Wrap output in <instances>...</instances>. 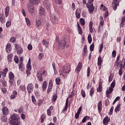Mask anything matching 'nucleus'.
<instances>
[{
    "label": "nucleus",
    "instance_id": "nucleus-1",
    "mask_svg": "<svg viewBox=\"0 0 125 125\" xmlns=\"http://www.w3.org/2000/svg\"><path fill=\"white\" fill-rule=\"evenodd\" d=\"M11 120L9 121L10 125H20V117L16 114H12L11 117Z\"/></svg>",
    "mask_w": 125,
    "mask_h": 125
},
{
    "label": "nucleus",
    "instance_id": "nucleus-2",
    "mask_svg": "<svg viewBox=\"0 0 125 125\" xmlns=\"http://www.w3.org/2000/svg\"><path fill=\"white\" fill-rule=\"evenodd\" d=\"M71 71V66L68 64H65L62 66V73L64 74H69Z\"/></svg>",
    "mask_w": 125,
    "mask_h": 125
},
{
    "label": "nucleus",
    "instance_id": "nucleus-3",
    "mask_svg": "<svg viewBox=\"0 0 125 125\" xmlns=\"http://www.w3.org/2000/svg\"><path fill=\"white\" fill-rule=\"evenodd\" d=\"M9 83L11 85H14L13 82L14 81V74L12 72L9 73Z\"/></svg>",
    "mask_w": 125,
    "mask_h": 125
},
{
    "label": "nucleus",
    "instance_id": "nucleus-4",
    "mask_svg": "<svg viewBox=\"0 0 125 125\" xmlns=\"http://www.w3.org/2000/svg\"><path fill=\"white\" fill-rule=\"evenodd\" d=\"M27 9L30 14H34V12H35V8L34 7V5L31 3L27 4Z\"/></svg>",
    "mask_w": 125,
    "mask_h": 125
},
{
    "label": "nucleus",
    "instance_id": "nucleus-5",
    "mask_svg": "<svg viewBox=\"0 0 125 125\" xmlns=\"http://www.w3.org/2000/svg\"><path fill=\"white\" fill-rule=\"evenodd\" d=\"M43 5L44 7H45L46 8H47V9H48L50 8L51 6V4H50L49 0H44L43 1Z\"/></svg>",
    "mask_w": 125,
    "mask_h": 125
},
{
    "label": "nucleus",
    "instance_id": "nucleus-6",
    "mask_svg": "<svg viewBox=\"0 0 125 125\" xmlns=\"http://www.w3.org/2000/svg\"><path fill=\"white\" fill-rule=\"evenodd\" d=\"M119 1L118 0H113L112 2V5L113 6V10H117V8H118V6H119Z\"/></svg>",
    "mask_w": 125,
    "mask_h": 125
},
{
    "label": "nucleus",
    "instance_id": "nucleus-7",
    "mask_svg": "<svg viewBox=\"0 0 125 125\" xmlns=\"http://www.w3.org/2000/svg\"><path fill=\"white\" fill-rule=\"evenodd\" d=\"M36 76L39 82H42V81H43V79H42V72L40 71H37Z\"/></svg>",
    "mask_w": 125,
    "mask_h": 125
},
{
    "label": "nucleus",
    "instance_id": "nucleus-8",
    "mask_svg": "<svg viewBox=\"0 0 125 125\" xmlns=\"http://www.w3.org/2000/svg\"><path fill=\"white\" fill-rule=\"evenodd\" d=\"M100 23L99 25V29H98V33H101V31L100 30V27L101 26H104V20L103 19V17L101 16L100 17Z\"/></svg>",
    "mask_w": 125,
    "mask_h": 125
},
{
    "label": "nucleus",
    "instance_id": "nucleus-9",
    "mask_svg": "<svg viewBox=\"0 0 125 125\" xmlns=\"http://www.w3.org/2000/svg\"><path fill=\"white\" fill-rule=\"evenodd\" d=\"M66 45V41L65 40L60 41L59 43V47L60 48H64Z\"/></svg>",
    "mask_w": 125,
    "mask_h": 125
},
{
    "label": "nucleus",
    "instance_id": "nucleus-10",
    "mask_svg": "<svg viewBox=\"0 0 125 125\" xmlns=\"http://www.w3.org/2000/svg\"><path fill=\"white\" fill-rule=\"evenodd\" d=\"M115 85H116V81L115 80H113V81L111 83L110 86H109L108 88V90H109L110 92H113V90H114V87H115Z\"/></svg>",
    "mask_w": 125,
    "mask_h": 125
},
{
    "label": "nucleus",
    "instance_id": "nucleus-11",
    "mask_svg": "<svg viewBox=\"0 0 125 125\" xmlns=\"http://www.w3.org/2000/svg\"><path fill=\"white\" fill-rule=\"evenodd\" d=\"M87 7L88 8L89 13L91 14L93 13L94 11V6L93 4H90V5H87Z\"/></svg>",
    "mask_w": 125,
    "mask_h": 125
},
{
    "label": "nucleus",
    "instance_id": "nucleus-12",
    "mask_svg": "<svg viewBox=\"0 0 125 125\" xmlns=\"http://www.w3.org/2000/svg\"><path fill=\"white\" fill-rule=\"evenodd\" d=\"M27 89L28 92V93L30 94L33 91V90L34 89V86H33V84L30 83L27 86Z\"/></svg>",
    "mask_w": 125,
    "mask_h": 125
},
{
    "label": "nucleus",
    "instance_id": "nucleus-13",
    "mask_svg": "<svg viewBox=\"0 0 125 125\" xmlns=\"http://www.w3.org/2000/svg\"><path fill=\"white\" fill-rule=\"evenodd\" d=\"M82 68H83V63H82L81 62H79L77 68H76V71L80 73L81 70H82Z\"/></svg>",
    "mask_w": 125,
    "mask_h": 125
},
{
    "label": "nucleus",
    "instance_id": "nucleus-14",
    "mask_svg": "<svg viewBox=\"0 0 125 125\" xmlns=\"http://www.w3.org/2000/svg\"><path fill=\"white\" fill-rule=\"evenodd\" d=\"M81 112H82V106H80L77 111V112L75 114V119H79L80 118V114H81Z\"/></svg>",
    "mask_w": 125,
    "mask_h": 125
},
{
    "label": "nucleus",
    "instance_id": "nucleus-15",
    "mask_svg": "<svg viewBox=\"0 0 125 125\" xmlns=\"http://www.w3.org/2000/svg\"><path fill=\"white\" fill-rule=\"evenodd\" d=\"M40 15H45V10L42 7H41L39 10Z\"/></svg>",
    "mask_w": 125,
    "mask_h": 125
},
{
    "label": "nucleus",
    "instance_id": "nucleus-16",
    "mask_svg": "<svg viewBox=\"0 0 125 125\" xmlns=\"http://www.w3.org/2000/svg\"><path fill=\"white\" fill-rule=\"evenodd\" d=\"M41 1V0H29V3L30 4H39Z\"/></svg>",
    "mask_w": 125,
    "mask_h": 125
},
{
    "label": "nucleus",
    "instance_id": "nucleus-17",
    "mask_svg": "<svg viewBox=\"0 0 125 125\" xmlns=\"http://www.w3.org/2000/svg\"><path fill=\"white\" fill-rule=\"evenodd\" d=\"M82 11H81V9H77L76 11V16L78 19H80L81 18V12Z\"/></svg>",
    "mask_w": 125,
    "mask_h": 125
},
{
    "label": "nucleus",
    "instance_id": "nucleus-18",
    "mask_svg": "<svg viewBox=\"0 0 125 125\" xmlns=\"http://www.w3.org/2000/svg\"><path fill=\"white\" fill-rule=\"evenodd\" d=\"M102 101H100L98 104V110L100 113L102 111Z\"/></svg>",
    "mask_w": 125,
    "mask_h": 125
},
{
    "label": "nucleus",
    "instance_id": "nucleus-19",
    "mask_svg": "<svg viewBox=\"0 0 125 125\" xmlns=\"http://www.w3.org/2000/svg\"><path fill=\"white\" fill-rule=\"evenodd\" d=\"M110 119L108 116H106L103 120L104 125H107L109 124V122H110Z\"/></svg>",
    "mask_w": 125,
    "mask_h": 125
},
{
    "label": "nucleus",
    "instance_id": "nucleus-20",
    "mask_svg": "<svg viewBox=\"0 0 125 125\" xmlns=\"http://www.w3.org/2000/svg\"><path fill=\"white\" fill-rule=\"evenodd\" d=\"M102 81H100L99 84V87L97 88V92H102Z\"/></svg>",
    "mask_w": 125,
    "mask_h": 125
},
{
    "label": "nucleus",
    "instance_id": "nucleus-21",
    "mask_svg": "<svg viewBox=\"0 0 125 125\" xmlns=\"http://www.w3.org/2000/svg\"><path fill=\"white\" fill-rule=\"evenodd\" d=\"M12 50L11 45L10 44H7L6 46V51L8 53H9Z\"/></svg>",
    "mask_w": 125,
    "mask_h": 125
},
{
    "label": "nucleus",
    "instance_id": "nucleus-22",
    "mask_svg": "<svg viewBox=\"0 0 125 125\" xmlns=\"http://www.w3.org/2000/svg\"><path fill=\"white\" fill-rule=\"evenodd\" d=\"M7 72H8V68H5L1 72L2 77L5 78V77H6V74H7Z\"/></svg>",
    "mask_w": 125,
    "mask_h": 125
},
{
    "label": "nucleus",
    "instance_id": "nucleus-23",
    "mask_svg": "<svg viewBox=\"0 0 125 125\" xmlns=\"http://www.w3.org/2000/svg\"><path fill=\"white\" fill-rule=\"evenodd\" d=\"M36 27H37L38 29H40V28L42 27V21H40V20H36Z\"/></svg>",
    "mask_w": 125,
    "mask_h": 125
},
{
    "label": "nucleus",
    "instance_id": "nucleus-24",
    "mask_svg": "<svg viewBox=\"0 0 125 125\" xmlns=\"http://www.w3.org/2000/svg\"><path fill=\"white\" fill-rule=\"evenodd\" d=\"M89 32L90 33H93V22L92 21H90L89 24Z\"/></svg>",
    "mask_w": 125,
    "mask_h": 125
},
{
    "label": "nucleus",
    "instance_id": "nucleus-25",
    "mask_svg": "<svg viewBox=\"0 0 125 125\" xmlns=\"http://www.w3.org/2000/svg\"><path fill=\"white\" fill-rule=\"evenodd\" d=\"M2 111L4 115H8V108H7L6 107H3Z\"/></svg>",
    "mask_w": 125,
    "mask_h": 125
},
{
    "label": "nucleus",
    "instance_id": "nucleus-26",
    "mask_svg": "<svg viewBox=\"0 0 125 125\" xmlns=\"http://www.w3.org/2000/svg\"><path fill=\"white\" fill-rule=\"evenodd\" d=\"M9 6H7L5 9V17H7L8 15L9 14Z\"/></svg>",
    "mask_w": 125,
    "mask_h": 125
},
{
    "label": "nucleus",
    "instance_id": "nucleus-27",
    "mask_svg": "<svg viewBox=\"0 0 125 125\" xmlns=\"http://www.w3.org/2000/svg\"><path fill=\"white\" fill-rule=\"evenodd\" d=\"M0 21L1 23H5V19L2 14H0Z\"/></svg>",
    "mask_w": 125,
    "mask_h": 125
},
{
    "label": "nucleus",
    "instance_id": "nucleus-28",
    "mask_svg": "<svg viewBox=\"0 0 125 125\" xmlns=\"http://www.w3.org/2000/svg\"><path fill=\"white\" fill-rule=\"evenodd\" d=\"M19 70H20V71H21V72H23L24 71L25 68L23 66V62H21L19 63Z\"/></svg>",
    "mask_w": 125,
    "mask_h": 125
},
{
    "label": "nucleus",
    "instance_id": "nucleus-29",
    "mask_svg": "<svg viewBox=\"0 0 125 125\" xmlns=\"http://www.w3.org/2000/svg\"><path fill=\"white\" fill-rule=\"evenodd\" d=\"M47 87V84L46 83V81H44L42 83V90L44 91L45 89H46V87Z\"/></svg>",
    "mask_w": 125,
    "mask_h": 125
},
{
    "label": "nucleus",
    "instance_id": "nucleus-30",
    "mask_svg": "<svg viewBox=\"0 0 125 125\" xmlns=\"http://www.w3.org/2000/svg\"><path fill=\"white\" fill-rule=\"evenodd\" d=\"M78 29V33L80 35H82L83 34V29H82V27L80 25L79 22L77 23Z\"/></svg>",
    "mask_w": 125,
    "mask_h": 125
},
{
    "label": "nucleus",
    "instance_id": "nucleus-31",
    "mask_svg": "<svg viewBox=\"0 0 125 125\" xmlns=\"http://www.w3.org/2000/svg\"><path fill=\"white\" fill-rule=\"evenodd\" d=\"M12 57H13V54H10L8 55L7 60L9 63L11 62V61H12Z\"/></svg>",
    "mask_w": 125,
    "mask_h": 125
},
{
    "label": "nucleus",
    "instance_id": "nucleus-32",
    "mask_svg": "<svg viewBox=\"0 0 125 125\" xmlns=\"http://www.w3.org/2000/svg\"><path fill=\"white\" fill-rule=\"evenodd\" d=\"M101 64H102V58H101V57L99 56L98 59V66L100 67V66H101Z\"/></svg>",
    "mask_w": 125,
    "mask_h": 125
},
{
    "label": "nucleus",
    "instance_id": "nucleus-33",
    "mask_svg": "<svg viewBox=\"0 0 125 125\" xmlns=\"http://www.w3.org/2000/svg\"><path fill=\"white\" fill-rule=\"evenodd\" d=\"M17 52L19 55H20L23 53V49L21 47L19 48L18 50H17Z\"/></svg>",
    "mask_w": 125,
    "mask_h": 125
},
{
    "label": "nucleus",
    "instance_id": "nucleus-34",
    "mask_svg": "<svg viewBox=\"0 0 125 125\" xmlns=\"http://www.w3.org/2000/svg\"><path fill=\"white\" fill-rule=\"evenodd\" d=\"M120 109H121V104H118L117 106L116 107L115 109V113H118V112H119V111H120Z\"/></svg>",
    "mask_w": 125,
    "mask_h": 125
},
{
    "label": "nucleus",
    "instance_id": "nucleus-35",
    "mask_svg": "<svg viewBox=\"0 0 125 125\" xmlns=\"http://www.w3.org/2000/svg\"><path fill=\"white\" fill-rule=\"evenodd\" d=\"M80 24L82 25V26H84L85 24V21H84V19H83V18H81L80 19Z\"/></svg>",
    "mask_w": 125,
    "mask_h": 125
},
{
    "label": "nucleus",
    "instance_id": "nucleus-36",
    "mask_svg": "<svg viewBox=\"0 0 125 125\" xmlns=\"http://www.w3.org/2000/svg\"><path fill=\"white\" fill-rule=\"evenodd\" d=\"M42 43H43L44 45H45L46 47H48V44H49V42L45 40H43L42 41Z\"/></svg>",
    "mask_w": 125,
    "mask_h": 125
},
{
    "label": "nucleus",
    "instance_id": "nucleus-37",
    "mask_svg": "<svg viewBox=\"0 0 125 125\" xmlns=\"http://www.w3.org/2000/svg\"><path fill=\"white\" fill-rule=\"evenodd\" d=\"M121 23H120V26H122V27H124V25H125V16L123 17L122 19H121Z\"/></svg>",
    "mask_w": 125,
    "mask_h": 125
},
{
    "label": "nucleus",
    "instance_id": "nucleus-38",
    "mask_svg": "<svg viewBox=\"0 0 125 125\" xmlns=\"http://www.w3.org/2000/svg\"><path fill=\"white\" fill-rule=\"evenodd\" d=\"M89 119H90V118L89 116L84 117V118L82 120V123H85L86 122V121H87V120H89Z\"/></svg>",
    "mask_w": 125,
    "mask_h": 125
},
{
    "label": "nucleus",
    "instance_id": "nucleus-39",
    "mask_svg": "<svg viewBox=\"0 0 125 125\" xmlns=\"http://www.w3.org/2000/svg\"><path fill=\"white\" fill-rule=\"evenodd\" d=\"M88 42L89 43H91L92 42V38H91V34H89L88 36Z\"/></svg>",
    "mask_w": 125,
    "mask_h": 125
},
{
    "label": "nucleus",
    "instance_id": "nucleus-40",
    "mask_svg": "<svg viewBox=\"0 0 125 125\" xmlns=\"http://www.w3.org/2000/svg\"><path fill=\"white\" fill-rule=\"evenodd\" d=\"M25 21L26 25L29 26H31V22H30V20H29V19H28L27 18H25Z\"/></svg>",
    "mask_w": 125,
    "mask_h": 125
},
{
    "label": "nucleus",
    "instance_id": "nucleus-41",
    "mask_svg": "<svg viewBox=\"0 0 125 125\" xmlns=\"http://www.w3.org/2000/svg\"><path fill=\"white\" fill-rule=\"evenodd\" d=\"M111 93H112V92H110V90L106 91V95L107 98H109V97H110V94H111Z\"/></svg>",
    "mask_w": 125,
    "mask_h": 125
},
{
    "label": "nucleus",
    "instance_id": "nucleus-42",
    "mask_svg": "<svg viewBox=\"0 0 125 125\" xmlns=\"http://www.w3.org/2000/svg\"><path fill=\"white\" fill-rule=\"evenodd\" d=\"M99 52L101 53V52H102V49H103V43H102L99 45Z\"/></svg>",
    "mask_w": 125,
    "mask_h": 125
},
{
    "label": "nucleus",
    "instance_id": "nucleus-43",
    "mask_svg": "<svg viewBox=\"0 0 125 125\" xmlns=\"http://www.w3.org/2000/svg\"><path fill=\"white\" fill-rule=\"evenodd\" d=\"M81 95L83 97V98H84L85 97V91L83 90H81Z\"/></svg>",
    "mask_w": 125,
    "mask_h": 125
},
{
    "label": "nucleus",
    "instance_id": "nucleus-44",
    "mask_svg": "<svg viewBox=\"0 0 125 125\" xmlns=\"http://www.w3.org/2000/svg\"><path fill=\"white\" fill-rule=\"evenodd\" d=\"M90 76V67H88L87 69V76L88 77Z\"/></svg>",
    "mask_w": 125,
    "mask_h": 125
},
{
    "label": "nucleus",
    "instance_id": "nucleus-45",
    "mask_svg": "<svg viewBox=\"0 0 125 125\" xmlns=\"http://www.w3.org/2000/svg\"><path fill=\"white\" fill-rule=\"evenodd\" d=\"M119 61H120V55L117 56V60L115 62V63L117 65H119V64H120V62H119Z\"/></svg>",
    "mask_w": 125,
    "mask_h": 125
},
{
    "label": "nucleus",
    "instance_id": "nucleus-46",
    "mask_svg": "<svg viewBox=\"0 0 125 125\" xmlns=\"http://www.w3.org/2000/svg\"><path fill=\"white\" fill-rule=\"evenodd\" d=\"M93 93H94V89H93V88H92L90 91V95L91 97H92Z\"/></svg>",
    "mask_w": 125,
    "mask_h": 125
},
{
    "label": "nucleus",
    "instance_id": "nucleus-47",
    "mask_svg": "<svg viewBox=\"0 0 125 125\" xmlns=\"http://www.w3.org/2000/svg\"><path fill=\"white\" fill-rule=\"evenodd\" d=\"M56 83L58 85L60 84V78L58 77L56 79Z\"/></svg>",
    "mask_w": 125,
    "mask_h": 125
},
{
    "label": "nucleus",
    "instance_id": "nucleus-48",
    "mask_svg": "<svg viewBox=\"0 0 125 125\" xmlns=\"http://www.w3.org/2000/svg\"><path fill=\"white\" fill-rule=\"evenodd\" d=\"M94 49V43H93L90 46V51H93Z\"/></svg>",
    "mask_w": 125,
    "mask_h": 125
},
{
    "label": "nucleus",
    "instance_id": "nucleus-49",
    "mask_svg": "<svg viewBox=\"0 0 125 125\" xmlns=\"http://www.w3.org/2000/svg\"><path fill=\"white\" fill-rule=\"evenodd\" d=\"M20 89H21V90L24 91L26 89V87H25V85H21L20 86Z\"/></svg>",
    "mask_w": 125,
    "mask_h": 125
},
{
    "label": "nucleus",
    "instance_id": "nucleus-50",
    "mask_svg": "<svg viewBox=\"0 0 125 125\" xmlns=\"http://www.w3.org/2000/svg\"><path fill=\"white\" fill-rule=\"evenodd\" d=\"M57 99V95H54L52 97V101H53V102H55Z\"/></svg>",
    "mask_w": 125,
    "mask_h": 125
},
{
    "label": "nucleus",
    "instance_id": "nucleus-51",
    "mask_svg": "<svg viewBox=\"0 0 125 125\" xmlns=\"http://www.w3.org/2000/svg\"><path fill=\"white\" fill-rule=\"evenodd\" d=\"M10 26H11V21H8L6 23V27H7V28H9Z\"/></svg>",
    "mask_w": 125,
    "mask_h": 125
},
{
    "label": "nucleus",
    "instance_id": "nucleus-52",
    "mask_svg": "<svg viewBox=\"0 0 125 125\" xmlns=\"http://www.w3.org/2000/svg\"><path fill=\"white\" fill-rule=\"evenodd\" d=\"M14 61L17 63H18V62H19V59H18V57H17V56H15Z\"/></svg>",
    "mask_w": 125,
    "mask_h": 125
},
{
    "label": "nucleus",
    "instance_id": "nucleus-53",
    "mask_svg": "<svg viewBox=\"0 0 125 125\" xmlns=\"http://www.w3.org/2000/svg\"><path fill=\"white\" fill-rule=\"evenodd\" d=\"M10 41V42H13V43H14V42H16V38L14 37L11 38Z\"/></svg>",
    "mask_w": 125,
    "mask_h": 125
},
{
    "label": "nucleus",
    "instance_id": "nucleus-54",
    "mask_svg": "<svg viewBox=\"0 0 125 125\" xmlns=\"http://www.w3.org/2000/svg\"><path fill=\"white\" fill-rule=\"evenodd\" d=\"M113 111H114V107H111L110 111H109V115H110L111 116V115L113 114Z\"/></svg>",
    "mask_w": 125,
    "mask_h": 125
},
{
    "label": "nucleus",
    "instance_id": "nucleus-55",
    "mask_svg": "<svg viewBox=\"0 0 125 125\" xmlns=\"http://www.w3.org/2000/svg\"><path fill=\"white\" fill-rule=\"evenodd\" d=\"M112 55L113 58H115V57H116V56L117 55V52H116V50L113 51L112 53Z\"/></svg>",
    "mask_w": 125,
    "mask_h": 125
},
{
    "label": "nucleus",
    "instance_id": "nucleus-56",
    "mask_svg": "<svg viewBox=\"0 0 125 125\" xmlns=\"http://www.w3.org/2000/svg\"><path fill=\"white\" fill-rule=\"evenodd\" d=\"M32 101L34 104H36V103H37V101H36V99L34 96H32Z\"/></svg>",
    "mask_w": 125,
    "mask_h": 125
},
{
    "label": "nucleus",
    "instance_id": "nucleus-57",
    "mask_svg": "<svg viewBox=\"0 0 125 125\" xmlns=\"http://www.w3.org/2000/svg\"><path fill=\"white\" fill-rule=\"evenodd\" d=\"M119 74V76H122V75H123V68H122V67L120 68Z\"/></svg>",
    "mask_w": 125,
    "mask_h": 125
},
{
    "label": "nucleus",
    "instance_id": "nucleus-58",
    "mask_svg": "<svg viewBox=\"0 0 125 125\" xmlns=\"http://www.w3.org/2000/svg\"><path fill=\"white\" fill-rule=\"evenodd\" d=\"M43 122H44V115L42 114L41 116V123L43 124Z\"/></svg>",
    "mask_w": 125,
    "mask_h": 125
},
{
    "label": "nucleus",
    "instance_id": "nucleus-59",
    "mask_svg": "<svg viewBox=\"0 0 125 125\" xmlns=\"http://www.w3.org/2000/svg\"><path fill=\"white\" fill-rule=\"evenodd\" d=\"M18 111H19V113H20V114H21V113H22L23 112V107L21 106L19 108Z\"/></svg>",
    "mask_w": 125,
    "mask_h": 125
},
{
    "label": "nucleus",
    "instance_id": "nucleus-60",
    "mask_svg": "<svg viewBox=\"0 0 125 125\" xmlns=\"http://www.w3.org/2000/svg\"><path fill=\"white\" fill-rule=\"evenodd\" d=\"M21 12L22 13L23 16H26V12H25V10L23 8L21 9Z\"/></svg>",
    "mask_w": 125,
    "mask_h": 125
},
{
    "label": "nucleus",
    "instance_id": "nucleus-61",
    "mask_svg": "<svg viewBox=\"0 0 125 125\" xmlns=\"http://www.w3.org/2000/svg\"><path fill=\"white\" fill-rule=\"evenodd\" d=\"M27 48L28 50H32L33 49V46L30 44L28 45Z\"/></svg>",
    "mask_w": 125,
    "mask_h": 125
},
{
    "label": "nucleus",
    "instance_id": "nucleus-62",
    "mask_svg": "<svg viewBox=\"0 0 125 125\" xmlns=\"http://www.w3.org/2000/svg\"><path fill=\"white\" fill-rule=\"evenodd\" d=\"M26 68H27V70H32V66L31 65V64H27Z\"/></svg>",
    "mask_w": 125,
    "mask_h": 125
},
{
    "label": "nucleus",
    "instance_id": "nucleus-63",
    "mask_svg": "<svg viewBox=\"0 0 125 125\" xmlns=\"http://www.w3.org/2000/svg\"><path fill=\"white\" fill-rule=\"evenodd\" d=\"M51 89H52V87H50L48 86L47 91V93H49L51 91Z\"/></svg>",
    "mask_w": 125,
    "mask_h": 125
},
{
    "label": "nucleus",
    "instance_id": "nucleus-64",
    "mask_svg": "<svg viewBox=\"0 0 125 125\" xmlns=\"http://www.w3.org/2000/svg\"><path fill=\"white\" fill-rule=\"evenodd\" d=\"M104 102L105 106H108V105H109V102L108 99L105 100Z\"/></svg>",
    "mask_w": 125,
    "mask_h": 125
}]
</instances>
